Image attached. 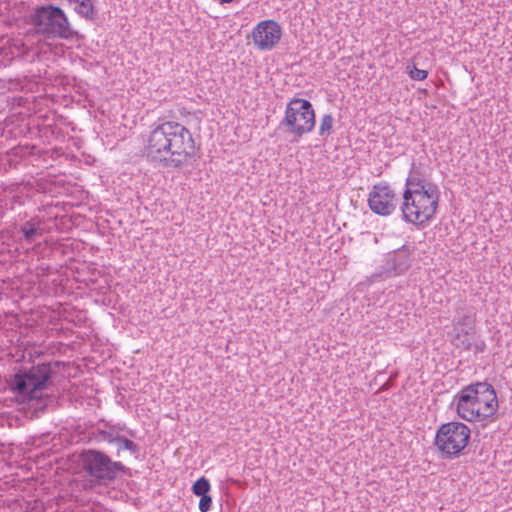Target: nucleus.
Instances as JSON below:
<instances>
[{
  "mask_svg": "<svg viewBox=\"0 0 512 512\" xmlns=\"http://www.w3.org/2000/svg\"><path fill=\"white\" fill-rule=\"evenodd\" d=\"M145 153L151 162L174 169L189 165L199 158L190 130L174 121L163 122L150 132Z\"/></svg>",
  "mask_w": 512,
  "mask_h": 512,
  "instance_id": "1",
  "label": "nucleus"
},
{
  "mask_svg": "<svg viewBox=\"0 0 512 512\" xmlns=\"http://www.w3.org/2000/svg\"><path fill=\"white\" fill-rule=\"evenodd\" d=\"M53 366L58 368L60 362H42L32 364L30 367L21 366L17 368L9 381L11 390L28 402H40L42 392L51 384L54 373Z\"/></svg>",
  "mask_w": 512,
  "mask_h": 512,
  "instance_id": "2",
  "label": "nucleus"
},
{
  "mask_svg": "<svg viewBox=\"0 0 512 512\" xmlns=\"http://www.w3.org/2000/svg\"><path fill=\"white\" fill-rule=\"evenodd\" d=\"M31 24L35 32L44 39L81 40L84 38L72 28L63 9L52 4L36 7L31 15Z\"/></svg>",
  "mask_w": 512,
  "mask_h": 512,
  "instance_id": "3",
  "label": "nucleus"
},
{
  "mask_svg": "<svg viewBox=\"0 0 512 512\" xmlns=\"http://www.w3.org/2000/svg\"><path fill=\"white\" fill-rule=\"evenodd\" d=\"M440 191L437 186L425 190L405 189L401 211L406 222L422 225L430 221L438 208Z\"/></svg>",
  "mask_w": 512,
  "mask_h": 512,
  "instance_id": "4",
  "label": "nucleus"
},
{
  "mask_svg": "<svg viewBox=\"0 0 512 512\" xmlns=\"http://www.w3.org/2000/svg\"><path fill=\"white\" fill-rule=\"evenodd\" d=\"M82 468L99 485L114 482L119 474H128L129 468L120 461H113L106 453L96 449L83 450L80 454Z\"/></svg>",
  "mask_w": 512,
  "mask_h": 512,
  "instance_id": "5",
  "label": "nucleus"
},
{
  "mask_svg": "<svg viewBox=\"0 0 512 512\" xmlns=\"http://www.w3.org/2000/svg\"><path fill=\"white\" fill-rule=\"evenodd\" d=\"M315 126V112L312 104L302 98H293L286 107L285 116L279 124L287 134L293 136L291 142L298 141Z\"/></svg>",
  "mask_w": 512,
  "mask_h": 512,
  "instance_id": "6",
  "label": "nucleus"
},
{
  "mask_svg": "<svg viewBox=\"0 0 512 512\" xmlns=\"http://www.w3.org/2000/svg\"><path fill=\"white\" fill-rule=\"evenodd\" d=\"M471 431L461 422H448L442 424L435 436L434 444L446 457L458 456L468 445Z\"/></svg>",
  "mask_w": 512,
  "mask_h": 512,
  "instance_id": "7",
  "label": "nucleus"
},
{
  "mask_svg": "<svg viewBox=\"0 0 512 512\" xmlns=\"http://www.w3.org/2000/svg\"><path fill=\"white\" fill-rule=\"evenodd\" d=\"M465 391L471 394L482 419L493 416L498 408V400L494 387L487 382H476L465 387Z\"/></svg>",
  "mask_w": 512,
  "mask_h": 512,
  "instance_id": "8",
  "label": "nucleus"
},
{
  "mask_svg": "<svg viewBox=\"0 0 512 512\" xmlns=\"http://www.w3.org/2000/svg\"><path fill=\"white\" fill-rule=\"evenodd\" d=\"M398 199L394 190L386 183L375 184L369 195L368 205L371 211L377 215L388 216L397 207Z\"/></svg>",
  "mask_w": 512,
  "mask_h": 512,
  "instance_id": "9",
  "label": "nucleus"
},
{
  "mask_svg": "<svg viewBox=\"0 0 512 512\" xmlns=\"http://www.w3.org/2000/svg\"><path fill=\"white\" fill-rule=\"evenodd\" d=\"M281 36V26L274 20H264L258 23L252 31L255 46L263 51L273 49L280 41Z\"/></svg>",
  "mask_w": 512,
  "mask_h": 512,
  "instance_id": "10",
  "label": "nucleus"
},
{
  "mask_svg": "<svg viewBox=\"0 0 512 512\" xmlns=\"http://www.w3.org/2000/svg\"><path fill=\"white\" fill-rule=\"evenodd\" d=\"M458 415L469 422L483 421L480 411H478L475 401L471 398V394L465 391V387L456 396Z\"/></svg>",
  "mask_w": 512,
  "mask_h": 512,
  "instance_id": "11",
  "label": "nucleus"
},
{
  "mask_svg": "<svg viewBox=\"0 0 512 512\" xmlns=\"http://www.w3.org/2000/svg\"><path fill=\"white\" fill-rule=\"evenodd\" d=\"M42 224L43 221L37 216L23 223L20 226V231L22 232L24 239L31 243L41 237L44 233Z\"/></svg>",
  "mask_w": 512,
  "mask_h": 512,
  "instance_id": "12",
  "label": "nucleus"
},
{
  "mask_svg": "<svg viewBox=\"0 0 512 512\" xmlns=\"http://www.w3.org/2000/svg\"><path fill=\"white\" fill-rule=\"evenodd\" d=\"M409 251L405 246L389 256L388 264L395 274H401L410 267Z\"/></svg>",
  "mask_w": 512,
  "mask_h": 512,
  "instance_id": "13",
  "label": "nucleus"
},
{
  "mask_svg": "<svg viewBox=\"0 0 512 512\" xmlns=\"http://www.w3.org/2000/svg\"><path fill=\"white\" fill-rule=\"evenodd\" d=\"M70 5H74V11L82 18L88 21H94L97 16V10L94 7L93 0H69Z\"/></svg>",
  "mask_w": 512,
  "mask_h": 512,
  "instance_id": "14",
  "label": "nucleus"
},
{
  "mask_svg": "<svg viewBox=\"0 0 512 512\" xmlns=\"http://www.w3.org/2000/svg\"><path fill=\"white\" fill-rule=\"evenodd\" d=\"M429 186H437L436 184L432 182H426L418 168L416 167L415 163H412L410 174L408 178L406 179V189L412 188L416 190H425Z\"/></svg>",
  "mask_w": 512,
  "mask_h": 512,
  "instance_id": "15",
  "label": "nucleus"
},
{
  "mask_svg": "<svg viewBox=\"0 0 512 512\" xmlns=\"http://www.w3.org/2000/svg\"><path fill=\"white\" fill-rule=\"evenodd\" d=\"M473 332H469V330H465L462 328L461 330H453V336L451 339L452 344L459 349L462 350H470L471 349V341L469 335Z\"/></svg>",
  "mask_w": 512,
  "mask_h": 512,
  "instance_id": "16",
  "label": "nucleus"
},
{
  "mask_svg": "<svg viewBox=\"0 0 512 512\" xmlns=\"http://www.w3.org/2000/svg\"><path fill=\"white\" fill-rule=\"evenodd\" d=\"M114 444L117 446V454L119 455L122 450H128L137 458L139 456L140 447L132 440L122 435H117Z\"/></svg>",
  "mask_w": 512,
  "mask_h": 512,
  "instance_id": "17",
  "label": "nucleus"
},
{
  "mask_svg": "<svg viewBox=\"0 0 512 512\" xmlns=\"http://www.w3.org/2000/svg\"><path fill=\"white\" fill-rule=\"evenodd\" d=\"M474 325L475 315L471 313H464L453 320V330H461L464 328L465 330H469V332H473Z\"/></svg>",
  "mask_w": 512,
  "mask_h": 512,
  "instance_id": "18",
  "label": "nucleus"
},
{
  "mask_svg": "<svg viewBox=\"0 0 512 512\" xmlns=\"http://www.w3.org/2000/svg\"><path fill=\"white\" fill-rule=\"evenodd\" d=\"M210 489H211L210 482L204 476L197 479L191 488L193 494L196 496L205 495V494L209 493Z\"/></svg>",
  "mask_w": 512,
  "mask_h": 512,
  "instance_id": "19",
  "label": "nucleus"
},
{
  "mask_svg": "<svg viewBox=\"0 0 512 512\" xmlns=\"http://www.w3.org/2000/svg\"><path fill=\"white\" fill-rule=\"evenodd\" d=\"M94 434V439L96 441H102L107 442L109 444H114L115 439L118 435L113 429L110 430H103V429H97Z\"/></svg>",
  "mask_w": 512,
  "mask_h": 512,
  "instance_id": "20",
  "label": "nucleus"
},
{
  "mask_svg": "<svg viewBox=\"0 0 512 512\" xmlns=\"http://www.w3.org/2000/svg\"><path fill=\"white\" fill-rule=\"evenodd\" d=\"M333 127V117L331 114H325L322 119L319 126V135H330L332 132Z\"/></svg>",
  "mask_w": 512,
  "mask_h": 512,
  "instance_id": "21",
  "label": "nucleus"
},
{
  "mask_svg": "<svg viewBox=\"0 0 512 512\" xmlns=\"http://www.w3.org/2000/svg\"><path fill=\"white\" fill-rule=\"evenodd\" d=\"M199 497H200L199 510L201 512H208L211 509V505H212L211 496L207 493V494L201 495Z\"/></svg>",
  "mask_w": 512,
  "mask_h": 512,
  "instance_id": "22",
  "label": "nucleus"
},
{
  "mask_svg": "<svg viewBox=\"0 0 512 512\" xmlns=\"http://www.w3.org/2000/svg\"><path fill=\"white\" fill-rule=\"evenodd\" d=\"M409 76L414 80H424L428 76V72L426 70L418 69L416 66L409 71Z\"/></svg>",
  "mask_w": 512,
  "mask_h": 512,
  "instance_id": "23",
  "label": "nucleus"
},
{
  "mask_svg": "<svg viewBox=\"0 0 512 512\" xmlns=\"http://www.w3.org/2000/svg\"><path fill=\"white\" fill-rule=\"evenodd\" d=\"M220 3L224 4V3H231L233 0H219Z\"/></svg>",
  "mask_w": 512,
  "mask_h": 512,
  "instance_id": "24",
  "label": "nucleus"
},
{
  "mask_svg": "<svg viewBox=\"0 0 512 512\" xmlns=\"http://www.w3.org/2000/svg\"><path fill=\"white\" fill-rule=\"evenodd\" d=\"M44 405H41L39 406L40 409H43ZM36 409H38V407H36Z\"/></svg>",
  "mask_w": 512,
  "mask_h": 512,
  "instance_id": "25",
  "label": "nucleus"
}]
</instances>
